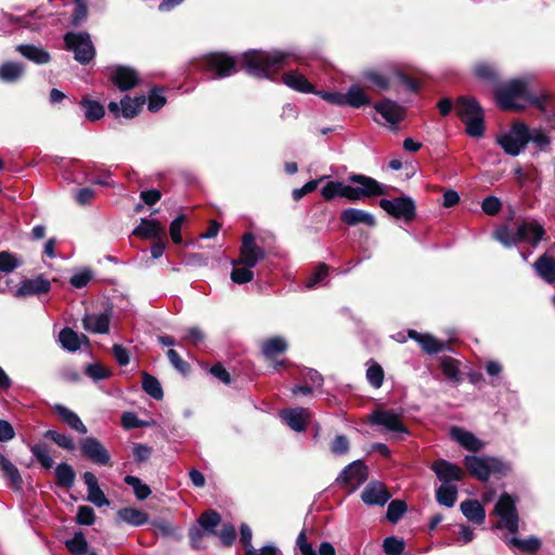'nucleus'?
I'll list each match as a JSON object with an SVG mask.
<instances>
[{
	"label": "nucleus",
	"instance_id": "f257e3e1",
	"mask_svg": "<svg viewBox=\"0 0 555 555\" xmlns=\"http://www.w3.org/2000/svg\"><path fill=\"white\" fill-rule=\"evenodd\" d=\"M495 99L499 106L505 111L522 109L526 104H531L540 111H545L548 96L545 94H533L531 80L518 78L499 87L495 91Z\"/></svg>",
	"mask_w": 555,
	"mask_h": 555
},
{
	"label": "nucleus",
	"instance_id": "f03ea898",
	"mask_svg": "<svg viewBox=\"0 0 555 555\" xmlns=\"http://www.w3.org/2000/svg\"><path fill=\"white\" fill-rule=\"evenodd\" d=\"M296 55L284 51H249L244 53V67L257 78H270L272 74L289 65Z\"/></svg>",
	"mask_w": 555,
	"mask_h": 555
},
{
	"label": "nucleus",
	"instance_id": "7ed1b4c3",
	"mask_svg": "<svg viewBox=\"0 0 555 555\" xmlns=\"http://www.w3.org/2000/svg\"><path fill=\"white\" fill-rule=\"evenodd\" d=\"M543 227L534 221H524L515 230L509 229L507 225H501L494 231V238L503 246L509 248L521 242H529L532 247H537L544 236Z\"/></svg>",
	"mask_w": 555,
	"mask_h": 555
},
{
	"label": "nucleus",
	"instance_id": "20e7f679",
	"mask_svg": "<svg viewBox=\"0 0 555 555\" xmlns=\"http://www.w3.org/2000/svg\"><path fill=\"white\" fill-rule=\"evenodd\" d=\"M455 111L461 120L466 125V132L473 138H480L483 135V113L479 104L465 96L457 99Z\"/></svg>",
	"mask_w": 555,
	"mask_h": 555
},
{
	"label": "nucleus",
	"instance_id": "39448f33",
	"mask_svg": "<svg viewBox=\"0 0 555 555\" xmlns=\"http://www.w3.org/2000/svg\"><path fill=\"white\" fill-rule=\"evenodd\" d=\"M464 464L472 475L481 481H487L491 475L504 476L511 469L507 463L489 456L467 455Z\"/></svg>",
	"mask_w": 555,
	"mask_h": 555
},
{
	"label": "nucleus",
	"instance_id": "423d86ee",
	"mask_svg": "<svg viewBox=\"0 0 555 555\" xmlns=\"http://www.w3.org/2000/svg\"><path fill=\"white\" fill-rule=\"evenodd\" d=\"M495 142L505 154L513 157L518 156L528 144L527 125L522 121L514 122L509 130L496 134Z\"/></svg>",
	"mask_w": 555,
	"mask_h": 555
},
{
	"label": "nucleus",
	"instance_id": "0eeeda50",
	"mask_svg": "<svg viewBox=\"0 0 555 555\" xmlns=\"http://www.w3.org/2000/svg\"><path fill=\"white\" fill-rule=\"evenodd\" d=\"M348 179L350 182L358 184L357 186H351V202L360 201L364 197L385 195L388 191L386 185L364 175L352 173Z\"/></svg>",
	"mask_w": 555,
	"mask_h": 555
},
{
	"label": "nucleus",
	"instance_id": "6e6552de",
	"mask_svg": "<svg viewBox=\"0 0 555 555\" xmlns=\"http://www.w3.org/2000/svg\"><path fill=\"white\" fill-rule=\"evenodd\" d=\"M64 40L67 49L74 52L79 63L86 64L93 59L94 48L88 34L68 33Z\"/></svg>",
	"mask_w": 555,
	"mask_h": 555
},
{
	"label": "nucleus",
	"instance_id": "1a4fd4ad",
	"mask_svg": "<svg viewBox=\"0 0 555 555\" xmlns=\"http://www.w3.org/2000/svg\"><path fill=\"white\" fill-rule=\"evenodd\" d=\"M494 513L500 517L501 522L498 528H506L511 532L518 530V515L516 511V501L509 494L503 493L495 504Z\"/></svg>",
	"mask_w": 555,
	"mask_h": 555
},
{
	"label": "nucleus",
	"instance_id": "9d476101",
	"mask_svg": "<svg viewBox=\"0 0 555 555\" xmlns=\"http://www.w3.org/2000/svg\"><path fill=\"white\" fill-rule=\"evenodd\" d=\"M367 479V468L361 461H354L347 465L339 476L336 483L348 490L349 493L356 491Z\"/></svg>",
	"mask_w": 555,
	"mask_h": 555
},
{
	"label": "nucleus",
	"instance_id": "9b49d317",
	"mask_svg": "<svg viewBox=\"0 0 555 555\" xmlns=\"http://www.w3.org/2000/svg\"><path fill=\"white\" fill-rule=\"evenodd\" d=\"M379 206L388 215L411 221L415 217V202L410 196H401L392 199L383 198L379 201Z\"/></svg>",
	"mask_w": 555,
	"mask_h": 555
},
{
	"label": "nucleus",
	"instance_id": "f8f14e48",
	"mask_svg": "<svg viewBox=\"0 0 555 555\" xmlns=\"http://www.w3.org/2000/svg\"><path fill=\"white\" fill-rule=\"evenodd\" d=\"M264 256V249L256 243L254 234L245 233L242 238L240 258L233 261V266L242 264L254 268Z\"/></svg>",
	"mask_w": 555,
	"mask_h": 555
},
{
	"label": "nucleus",
	"instance_id": "ddd939ff",
	"mask_svg": "<svg viewBox=\"0 0 555 555\" xmlns=\"http://www.w3.org/2000/svg\"><path fill=\"white\" fill-rule=\"evenodd\" d=\"M364 77L382 90L389 88L391 79L398 80L410 91H417L418 89L417 82L397 67L392 68L389 77L373 70L365 72Z\"/></svg>",
	"mask_w": 555,
	"mask_h": 555
},
{
	"label": "nucleus",
	"instance_id": "4468645a",
	"mask_svg": "<svg viewBox=\"0 0 555 555\" xmlns=\"http://www.w3.org/2000/svg\"><path fill=\"white\" fill-rule=\"evenodd\" d=\"M373 425L382 426L385 430L393 434L408 435L409 430L402 423L400 414L392 410H377L370 415Z\"/></svg>",
	"mask_w": 555,
	"mask_h": 555
},
{
	"label": "nucleus",
	"instance_id": "2eb2a0df",
	"mask_svg": "<svg viewBox=\"0 0 555 555\" xmlns=\"http://www.w3.org/2000/svg\"><path fill=\"white\" fill-rule=\"evenodd\" d=\"M82 454L98 465H108L111 455L106 448L94 437H87L80 441Z\"/></svg>",
	"mask_w": 555,
	"mask_h": 555
},
{
	"label": "nucleus",
	"instance_id": "dca6fc26",
	"mask_svg": "<svg viewBox=\"0 0 555 555\" xmlns=\"http://www.w3.org/2000/svg\"><path fill=\"white\" fill-rule=\"evenodd\" d=\"M108 78L120 91L130 90L139 82L138 73L121 65L108 68Z\"/></svg>",
	"mask_w": 555,
	"mask_h": 555
},
{
	"label": "nucleus",
	"instance_id": "f3484780",
	"mask_svg": "<svg viewBox=\"0 0 555 555\" xmlns=\"http://www.w3.org/2000/svg\"><path fill=\"white\" fill-rule=\"evenodd\" d=\"M207 68L215 72L214 78H224L236 72V62L224 53H212L206 60Z\"/></svg>",
	"mask_w": 555,
	"mask_h": 555
},
{
	"label": "nucleus",
	"instance_id": "a211bd4d",
	"mask_svg": "<svg viewBox=\"0 0 555 555\" xmlns=\"http://www.w3.org/2000/svg\"><path fill=\"white\" fill-rule=\"evenodd\" d=\"M391 498L386 486L380 481H370L361 493V500L364 504L373 506H384Z\"/></svg>",
	"mask_w": 555,
	"mask_h": 555
},
{
	"label": "nucleus",
	"instance_id": "6ab92c4d",
	"mask_svg": "<svg viewBox=\"0 0 555 555\" xmlns=\"http://www.w3.org/2000/svg\"><path fill=\"white\" fill-rule=\"evenodd\" d=\"M145 96H137L134 99H130L129 96H125L120 104L117 102H109L108 103V111L112 113L115 117L124 116L125 118H133L138 115L141 107L145 103Z\"/></svg>",
	"mask_w": 555,
	"mask_h": 555
},
{
	"label": "nucleus",
	"instance_id": "aec40b11",
	"mask_svg": "<svg viewBox=\"0 0 555 555\" xmlns=\"http://www.w3.org/2000/svg\"><path fill=\"white\" fill-rule=\"evenodd\" d=\"M50 288V282L42 276H37L35 279H26L22 281L21 285L15 292V296L29 297L34 295H41L48 293Z\"/></svg>",
	"mask_w": 555,
	"mask_h": 555
},
{
	"label": "nucleus",
	"instance_id": "412c9836",
	"mask_svg": "<svg viewBox=\"0 0 555 555\" xmlns=\"http://www.w3.org/2000/svg\"><path fill=\"white\" fill-rule=\"evenodd\" d=\"M281 418L295 431H304L310 418L308 409L295 408L280 412Z\"/></svg>",
	"mask_w": 555,
	"mask_h": 555
},
{
	"label": "nucleus",
	"instance_id": "4be33fe9",
	"mask_svg": "<svg viewBox=\"0 0 555 555\" xmlns=\"http://www.w3.org/2000/svg\"><path fill=\"white\" fill-rule=\"evenodd\" d=\"M431 469L443 483L459 481L463 477V470L455 464L446 460H437L433 463Z\"/></svg>",
	"mask_w": 555,
	"mask_h": 555
},
{
	"label": "nucleus",
	"instance_id": "5701e85b",
	"mask_svg": "<svg viewBox=\"0 0 555 555\" xmlns=\"http://www.w3.org/2000/svg\"><path fill=\"white\" fill-rule=\"evenodd\" d=\"M111 313H89L82 319L83 328L92 334H106L109 331Z\"/></svg>",
	"mask_w": 555,
	"mask_h": 555
},
{
	"label": "nucleus",
	"instance_id": "b1692460",
	"mask_svg": "<svg viewBox=\"0 0 555 555\" xmlns=\"http://www.w3.org/2000/svg\"><path fill=\"white\" fill-rule=\"evenodd\" d=\"M85 485L88 491V501L93 503L98 507L107 506L109 501L106 499L104 492L101 490L98 483V479L91 472H86L82 475Z\"/></svg>",
	"mask_w": 555,
	"mask_h": 555
},
{
	"label": "nucleus",
	"instance_id": "393cba45",
	"mask_svg": "<svg viewBox=\"0 0 555 555\" xmlns=\"http://www.w3.org/2000/svg\"><path fill=\"white\" fill-rule=\"evenodd\" d=\"M374 108L387 122L391 125L398 124L404 116L403 108L398 103L389 99H385L376 103Z\"/></svg>",
	"mask_w": 555,
	"mask_h": 555
},
{
	"label": "nucleus",
	"instance_id": "a878e982",
	"mask_svg": "<svg viewBox=\"0 0 555 555\" xmlns=\"http://www.w3.org/2000/svg\"><path fill=\"white\" fill-rule=\"evenodd\" d=\"M340 220L350 227L358 224L374 227L376 223L375 217L372 214L357 208H347L343 210L340 214Z\"/></svg>",
	"mask_w": 555,
	"mask_h": 555
},
{
	"label": "nucleus",
	"instance_id": "bb28decb",
	"mask_svg": "<svg viewBox=\"0 0 555 555\" xmlns=\"http://www.w3.org/2000/svg\"><path fill=\"white\" fill-rule=\"evenodd\" d=\"M52 409L57 414L60 420L68 427L80 434H87L88 429L86 425L74 411L60 403H55Z\"/></svg>",
	"mask_w": 555,
	"mask_h": 555
},
{
	"label": "nucleus",
	"instance_id": "cd10ccee",
	"mask_svg": "<svg viewBox=\"0 0 555 555\" xmlns=\"http://www.w3.org/2000/svg\"><path fill=\"white\" fill-rule=\"evenodd\" d=\"M296 544L301 555H336L334 546L326 541L320 544L319 552L317 553L312 544L308 542L304 530L298 534Z\"/></svg>",
	"mask_w": 555,
	"mask_h": 555
},
{
	"label": "nucleus",
	"instance_id": "c85d7f7f",
	"mask_svg": "<svg viewBox=\"0 0 555 555\" xmlns=\"http://www.w3.org/2000/svg\"><path fill=\"white\" fill-rule=\"evenodd\" d=\"M450 434L452 439L466 450L477 452L483 448L482 441L476 438L472 433L466 431L460 427H453Z\"/></svg>",
	"mask_w": 555,
	"mask_h": 555
},
{
	"label": "nucleus",
	"instance_id": "c756f323",
	"mask_svg": "<svg viewBox=\"0 0 555 555\" xmlns=\"http://www.w3.org/2000/svg\"><path fill=\"white\" fill-rule=\"evenodd\" d=\"M537 274L546 283L555 282V259L546 254L540 256L533 263Z\"/></svg>",
	"mask_w": 555,
	"mask_h": 555
},
{
	"label": "nucleus",
	"instance_id": "7c9ffc66",
	"mask_svg": "<svg viewBox=\"0 0 555 555\" xmlns=\"http://www.w3.org/2000/svg\"><path fill=\"white\" fill-rule=\"evenodd\" d=\"M149 520V515L134 507L120 508L116 514L117 522H125L134 527L142 526Z\"/></svg>",
	"mask_w": 555,
	"mask_h": 555
},
{
	"label": "nucleus",
	"instance_id": "2f4dec72",
	"mask_svg": "<svg viewBox=\"0 0 555 555\" xmlns=\"http://www.w3.org/2000/svg\"><path fill=\"white\" fill-rule=\"evenodd\" d=\"M351 185L340 181H330L321 190L324 199L332 201L335 197H345L350 201Z\"/></svg>",
	"mask_w": 555,
	"mask_h": 555
},
{
	"label": "nucleus",
	"instance_id": "473e14b6",
	"mask_svg": "<svg viewBox=\"0 0 555 555\" xmlns=\"http://www.w3.org/2000/svg\"><path fill=\"white\" fill-rule=\"evenodd\" d=\"M59 340L64 349L68 351H76L80 348L82 343L88 341V338L82 334H77L69 327H65L60 332Z\"/></svg>",
	"mask_w": 555,
	"mask_h": 555
},
{
	"label": "nucleus",
	"instance_id": "72a5a7b5",
	"mask_svg": "<svg viewBox=\"0 0 555 555\" xmlns=\"http://www.w3.org/2000/svg\"><path fill=\"white\" fill-rule=\"evenodd\" d=\"M283 82L289 88L302 93L313 92V86L306 79L302 74L295 70L284 74Z\"/></svg>",
	"mask_w": 555,
	"mask_h": 555
},
{
	"label": "nucleus",
	"instance_id": "f704fd0d",
	"mask_svg": "<svg viewBox=\"0 0 555 555\" xmlns=\"http://www.w3.org/2000/svg\"><path fill=\"white\" fill-rule=\"evenodd\" d=\"M461 511L469 521H473L475 524H482L485 521V508L476 500H467L462 502Z\"/></svg>",
	"mask_w": 555,
	"mask_h": 555
},
{
	"label": "nucleus",
	"instance_id": "c9c22d12",
	"mask_svg": "<svg viewBox=\"0 0 555 555\" xmlns=\"http://www.w3.org/2000/svg\"><path fill=\"white\" fill-rule=\"evenodd\" d=\"M409 337L416 340L427 353H437L442 350L443 344L428 334H420L416 331H409Z\"/></svg>",
	"mask_w": 555,
	"mask_h": 555
},
{
	"label": "nucleus",
	"instance_id": "e433bc0d",
	"mask_svg": "<svg viewBox=\"0 0 555 555\" xmlns=\"http://www.w3.org/2000/svg\"><path fill=\"white\" fill-rule=\"evenodd\" d=\"M344 102L345 105L359 108L367 105L370 103V99L360 86L352 85L348 89L347 93H344Z\"/></svg>",
	"mask_w": 555,
	"mask_h": 555
},
{
	"label": "nucleus",
	"instance_id": "4c0bfd02",
	"mask_svg": "<svg viewBox=\"0 0 555 555\" xmlns=\"http://www.w3.org/2000/svg\"><path fill=\"white\" fill-rule=\"evenodd\" d=\"M16 50L36 64H46L50 61V54L46 50L33 44H20Z\"/></svg>",
	"mask_w": 555,
	"mask_h": 555
},
{
	"label": "nucleus",
	"instance_id": "58836bf2",
	"mask_svg": "<svg viewBox=\"0 0 555 555\" xmlns=\"http://www.w3.org/2000/svg\"><path fill=\"white\" fill-rule=\"evenodd\" d=\"M164 230L156 220L142 218L140 224L133 230V234L143 238L157 237Z\"/></svg>",
	"mask_w": 555,
	"mask_h": 555
},
{
	"label": "nucleus",
	"instance_id": "ea45409f",
	"mask_svg": "<svg viewBox=\"0 0 555 555\" xmlns=\"http://www.w3.org/2000/svg\"><path fill=\"white\" fill-rule=\"evenodd\" d=\"M436 499L440 505L452 507L457 499V488L452 483H442L436 490Z\"/></svg>",
	"mask_w": 555,
	"mask_h": 555
},
{
	"label": "nucleus",
	"instance_id": "a19ab883",
	"mask_svg": "<svg viewBox=\"0 0 555 555\" xmlns=\"http://www.w3.org/2000/svg\"><path fill=\"white\" fill-rule=\"evenodd\" d=\"M23 74V65L16 62H7L0 66V80L4 82H15Z\"/></svg>",
	"mask_w": 555,
	"mask_h": 555
},
{
	"label": "nucleus",
	"instance_id": "79ce46f5",
	"mask_svg": "<svg viewBox=\"0 0 555 555\" xmlns=\"http://www.w3.org/2000/svg\"><path fill=\"white\" fill-rule=\"evenodd\" d=\"M56 483L63 488H72L76 474L73 467L67 463H61L55 468Z\"/></svg>",
	"mask_w": 555,
	"mask_h": 555
},
{
	"label": "nucleus",
	"instance_id": "37998d69",
	"mask_svg": "<svg viewBox=\"0 0 555 555\" xmlns=\"http://www.w3.org/2000/svg\"><path fill=\"white\" fill-rule=\"evenodd\" d=\"M528 143L532 142L534 146L541 151L546 152L551 145V139L541 128L529 129L527 126Z\"/></svg>",
	"mask_w": 555,
	"mask_h": 555
},
{
	"label": "nucleus",
	"instance_id": "c03bdc74",
	"mask_svg": "<svg viewBox=\"0 0 555 555\" xmlns=\"http://www.w3.org/2000/svg\"><path fill=\"white\" fill-rule=\"evenodd\" d=\"M287 349V341L283 337H272L262 344V353L267 358H273Z\"/></svg>",
	"mask_w": 555,
	"mask_h": 555
},
{
	"label": "nucleus",
	"instance_id": "a18cd8bd",
	"mask_svg": "<svg viewBox=\"0 0 555 555\" xmlns=\"http://www.w3.org/2000/svg\"><path fill=\"white\" fill-rule=\"evenodd\" d=\"M142 388L149 396L156 400H160L164 397L163 388L158 379L145 372L142 374Z\"/></svg>",
	"mask_w": 555,
	"mask_h": 555
},
{
	"label": "nucleus",
	"instance_id": "49530a36",
	"mask_svg": "<svg viewBox=\"0 0 555 555\" xmlns=\"http://www.w3.org/2000/svg\"><path fill=\"white\" fill-rule=\"evenodd\" d=\"M221 517L215 511L205 512L201 515L198 524L206 534H217L216 528L220 524Z\"/></svg>",
	"mask_w": 555,
	"mask_h": 555
},
{
	"label": "nucleus",
	"instance_id": "de8ad7c7",
	"mask_svg": "<svg viewBox=\"0 0 555 555\" xmlns=\"http://www.w3.org/2000/svg\"><path fill=\"white\" fill-rule=\"evenodd\" d=\"M124 480L128 486L132 488L133 493L138 500L143 501L150 496L152 492L151 488L146 483H144L140 478L128 475L125 477Z\"/></svg>",
	"mask_w": 555,
	"mask_h": 555
},
{
	"label": "nucleus",
	"instance_id": "09e8293b",
	"mask_svg": "<svg viewBox=\"0 0 555 555\" xmlns=\"http://www.w3.org/2000/svg\"><path fill=\"white\" fill-rule=\"evenodd\" d=\"M80 105L85 108V116L91 121L101 119L104 116V107L98 101L82 99Z\"/></svg>",
	"mask_w": 555,
	"mask_h": 555
},
{
	"label": "nucleus",
	"instance_id": "8fccbe9b",
	"mask_svg": "<svg viewBox=\"0 0 555 555\" xmlns=\"http://www.w3.org/2000/svg\"><path fill=\"white\" fill-rule=\"evenodd\" d=\"M22 266V260L10 251H0V273L9 274Z\"/></svg>",
	"mask_w": 555,
	"mask_h": 555
},
{
	"label": "nucleus",
	"instance_id": "3c124183",
	"mask_svg": "<svg viewBox=\"0 0 555 555\" xmlns=\"http://www.w3.org/2000/svg\"><path fill=\"white\" fill-rule=\"evenodd\" d=\"M44 437L67 451H73L76 448L74 439L69 435L61 434L56 430H48Z\"/></svg>",
	"mask_w": 555,
	"mask_h": 555
},
{
	"label": "nucleus",
	"instance_id": "603ef678",
	"mask_svg": "<svg viewBox=\"0 0 555 555\" xmlns=\"http://www.w3.org/2000/svg\"><path fill=\"white\" fill-rule=\"evenodd\" d=\"M30 452L44 468L49 469L53 466V460L50 455L48 448L44 444L31 446Z\"/></svg>",
	"mask_w": 555,
	"mask_h": 555
},
{
	"label": "nucleus",
	"instance_id": "864d4df0",
	"mask_svg": "<svg viewBox=\"0 0 555 555\" xmlns=\"http://www.w3.org/2000/svg\"><path fill=\"white\" fill-rule=\"evenodd\" d=\"M1 470L3 472L4 477L10 481L14 490L22 489L23 479L15 465H13L9 461Z\"/></svg>",
	"mask_w": 555,
	"mask_h": 555
},
{
	"label": "nucleus",
	"instance_id": "5fc2aeb1",
	"mask_svg": "<svg viewBox=\"0 0 555 555\" xmlns=\"http://www.w3.org/2000/svg\"><path fill=\"white\" fill-rule=\"evenodd\" d=\"M508 544L525 552H535L541 546L540 540L535 537H530L525 540L512 538L509 539Z\"/></svg>",
	"mask_w": 555,
	"mask_h": 555
},
{
	"label": "nucleus",
	"instance_id": "6e6d98bb",
	"mask_svg": "<svg viewBox=\"0 0 555 555\" xmlns=\"http://www.w3.org/2000/svg\"><path fill=\"white\" fill-rule=\"evenodd\" d=\"M406 508L404 501L393 500L388 505L386 517L390 522L396 524L404 515Z\"/></svg>",
	"mask_w": 555,
	"mask_h": 555
},
{
	"label": "nucleus",
	"instance_id": "4d7b16f0",
	"mask_svg": "<svg viewBox=\"0 0 555 555\" xmlns=\"http://www.w3.org/2000/svg\"><path fill=\"white\" fill-rule=\"evenodd\" d=\"M441 370L443 374L452 379L457 382L460 379V369L459 362L450 357H444L441 360Z\"/></svg>",
	"mask_w": 555,
	"mask_h": 555
},
{
	"label": "nucleus",
	"instance_id": "13d9d810",
	"mask_svg": "<svg viewBox=\"0 0 555 555\" xmlns=\"http://www.w3.org/2000/svg\"><path fill=\"white\" fill-rule=\"evenodd\" d=\"M67 548L77 555L85 554L87 552V540L82 532H77L75 535L66 541Z\"/></svg>",
	"mask_w": 555,
	"mask_h": 555
},
{
	"label": "nucleus",
	"instance_id": "bf43d9fd",
	"mask_svg": "<svg viewBox=\"0 0 555 555\" xmlns=\"http://www.w3.org/2000/svg\"><path fill=\"white\" fill-rule=\"evenodd\" d=\"M86 374L93 380L98 382L108 378L112 375V371L100 363H92L87 365Z\"/></svg>",
	"mask_w": 555,
	"mask_h": 555
},
{
	"label": "nucleus",
	"instance_id": "052dcab7",
	"mask_svg": "<svg viewBox=\"0 0 555 555\" xmlns=\"http://www.w3.org/2000/svg\"><path fill=\"white\" fill-rule=\"evenodd\" d=\"M383 550L387 555H401L404 551V541L396 537H388L383 542Z\"/></svg>",
	"mask_w": 555,
	"mask_h": 555
},
{
	"label": "nucleus",
	"instance_id": "680f3d73",
	"mask_svg": "<svg viewBox=\"0 0 555 555\" xmlns=\"http://www.w3.org/2000/svg\"><path fill=\"white\" fill-rule=\"evenodd\" d=\"M254 279V272L251 271V268L243 266L242 268H238L234 266L232 272H231V280L236 284H245Z\"/></svg>",
	"mask_w": 555,
	"mask_h": 555
},
{
	"label": "nucleus",
	"instance_id": "e2e57ef3",
	"mask_svg": "<svg viewBox=\"0 0 555 555\" xmlns=\"http://www.w3.org/2000/svg\"><path fill=\"white\" fill-rule=\"evenodd\" d=\"M366 378L371 386L379 388L384 382V371L380 365L374 363L366 370Z\"/></svg>",
	"mask_w": 555,
	"mask_h": 555
},
{
	"label": "nucleus",
	"instance_id": "0e129e2a",
	"mask_svg": "<svg viewBox=\"0 0 555 555\" xmlns=\"http://www.w3.org/2000/svg\"><path fill=\"white\" fill-rule=\"evenodd\" d=\"M76 520L79 525L90 526L95 520V514L92 507L82 505L78 507Z\"/></svg>",
	"mask_w": 555,
	"mask_h": 555
},
{
	"label": "nucleus",
	"instance_id": "69168bd1",
	"mask_svg": "<svg viewBox=\"0 0 555 555\" xmlns=\"http://www.w3.org/2000/svg\"><path fill=\"white\" fill-rule=\"evenodd\" d=\"M331 451L335 455H344L349 451V440L345 435H338L331 443Z\"/></svg>",
	"mask_w": 555,
	"mask_h": 555
},
{
	"label": "nucleus",
	"instance_id": "338daca9",
	"mask_svg": "<svg viewBox=\"0 0 555 555\" xmlns=\"http://www.w3.org/2000/svg\"><path fill=\"white\" fill-rule=\"evenodd\" d=\"M328 272V267L325 263H320L315 272L307 280L306 287L313 288L320 282H322Z\"/></svg>",
	"mask_w": 555,
	"mask_h": 555
},
{
	"label": "nucleus",
	"instance_id": "774afa93",
	"mask_svg": "<svg viewBox=\"0 0 555 555\" xmlns=\"http://www.w3.org/2000/svg\"><path fill=\"white\" fill-rule=\"evenodd\" d=\"M501 207L502 203L495 196L486 197L481 205L482 210L489 216L496 215L501 210Z\"/></svg>",
	"mask_w": 555,
	"mask_h": 555
}]
</instances>
